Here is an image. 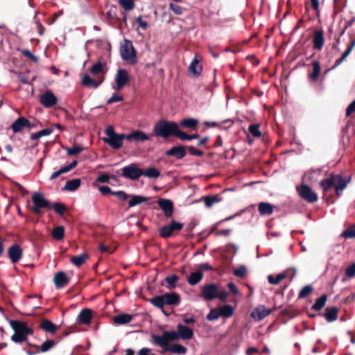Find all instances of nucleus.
<instances>
[{"label": "nucleus", "instance_id": "nucleus-29", "mask_svg": "<svg viewBox=\"0 0 355 355\" xmlns=\"http://www.w3.org/2000/svg\"><path fill=\"white\" fill-rule=\"evenodd\" d=\"M313 71L311 73H308L309 79L312 82H316L318 80L320 72L321 67L319 61L315 60L312 63Z\"/></svg>", "mask_w": 355, "mask_h": 355}, {"label": "nucleus", "instance_id": "nucleus-8", "mask_svg": "<svg viewBox=\"0 0 355 355\" xmlns=\"http://www.w3.org/2000/svg\"><path fill=\"white\" fill-rule=\"evenodd\" d=\"M31 200L33 206L31 207V210L35 214H40L42 209H51V205L41 192H35L32 196Z\"/></svg>", "mask_w": 355, "mask_h": 355}, {"label": "nucleus", "instance_id": "nucleus-7", "mask_svg": "<svg viewBox=\"0 0 355 355\" xmlns=\"http://www.w3.org/2000/svg\"><path fill=\"white\" fill-rule=\"evenodd\" d=\"M151 338L155 345L164 349L171 345L170 342L178 340L180 338V335L178 331H164L162 336L153 334L151 335Z\"/></svg>", "mask_w": 355, "mask_h": 355}, {"label": "nucleus", "instance_id": "nucleus-55", "mask_svg": "<svg viewBox=\"0 0 355 355\" xmlns=\"http://www.w3.org/2000/svg\"><path fill=\"white\" fill-rule=\"evenodd\" d=\"M103 71V64L101 62L95 63L90 69V73L96 76L102 73Z\"/></svg>", "mask_w": 355, "mask_h": 355}, {"label": "nucleus", "instance_id": "nucleus-44", "mask_svg": "<svg viewBox=\"0 0 355 355\" xmlns=\"http://www.w3.org/2000/svg\"><path fill=\"white\" fill-rule=\"evenodd\" d=\"M327 300V295L324 294L321 295L319 298L316 300L315 304L311 306V309L317 311H320L324 306Z\"/></svg>", "mask_w": 355, "mask_h": 355}, {"label": "nucleus", "instance_id": "nucleus-12", "mask_svg": "<svg viewBox=\"0 0 355 355\" xmlns=\"http://www.w3.org/2000/svg\"><path fill=\"white\" fill-rule=\"evenodd\" d=\"M122 175L132 180H138L142 175V169L136 167L135 164H130L123 167L122 169Z\"/></svg>", "mask_w": 355, "mask_h": 355}, {"label": "nucleus", "instance_id": "nucleus-50", "mask_svg": "<svg viewBox=\"0 0 355 355\" xmlns=\"http://www.w3.org/2000/svg\"><path fill=\"white\" fill-rule=\"evenodd\" d=\"M135 0H118V2L125 11H130L135 7Z\"/></svg>", "mask_w": 355, "mask_h": 355}, {"label": "nucleus", "instance_id": "nucleus-61", "mask_svg": "<svg viewBox=\"0 0 355 355\" xmlns=\"http://www.w3.org/2000/svg\"><path fill=\"white\" fill-rule=\"evenodd\" d=\"M342 236L344 238H346V239L355 238V228H354V227L347 228L342 233Z\"/></svg>", "mask_w": 355, "mask_h": 355}, {"label": "nucleus", "instance_id": "nucleus-54", "mask_svg": "<svg viewBox=\"0 0 355 355\" xmlns=\"http://www.w3.org/2000/svg\"><path fill=\"white\" fill-rule=\"evenodd\" d=\"M51 209H53L54 211L60 216H63L66 207L64 205L60 203V202H55L51 205Z\"/></svg>", "mask_w": 355, "mask_h": 355}, {"label": "nucleus", "instance_id": "nucleus-32", "mask_svg": "<svg viewBox=\"0 0 355 355\" xmlns=\"http://www.w3.org/2000/svg\"><path fill=\"white\" fill-rule=\"evenodd\" d=\"M202 70V67L199 64V60L197 58L196 55L195 58L191 61L188 71L190 73H192L195 76H198L200 75Z\"/></svg>", "mask_w": 355, "mask_h": 355}, {"label": "nucleus", "instance_id": "nucleus-4", "mask_svg": "<svg viewBox=\"0 0 355 355\" xmlns=\"http://www.w3.org/2000/svg\"><path fill=\"white\" fill-rule=\"evenodd\" d=\"M9 323L14 331L11 340L15 343L21 344L28 342V336L34 333L33 329L29 327L26 322L11 320Z\"/></svg>", "mask_w": 355, "mask_h": 355}, {"label": "nucleus", "instance_id": "nucleus-10", "mask_svg": "<svg viewBox=\"0 0 355 355\" xmlns=\"http://www.w3.org/2000/svg\"><path fill=\"white\" fill-rule=\"evenodd\" d=\"M120 53L123 60L130 61L131 63L136 62L137 52L130 40H124V43L120 47Z\"/></svg>", "mask_w": 355, "mask_h": 355}, {"label": "nucleus", "instance_id": "nucleus-26", "mask_svg": "<svg viewBox=\"0 0 355 355\" xmlns=\"http://www.w3.org/2000/svg\"><path fill=\"white\" fill-rule=\"evenodd\" d=\"M40 329L46 333L54 334L58 329V326L48 319H42L39 325Z\"/></svg>", "mask_w": 355, "mask_h": 355}, {"label": "nucleus", "instance_id": "nucleus-52", "mask_svg": "<svg viewBox=\"0 0 355 355\" xmlns=\"http://www.w3.org/2000/svg\"><path fill=\"white\" fill-rule=\"evenodd\" d=\"M313 291V287L311 285H306L304 286L299 293L298 298L304 299L310 295Z\"/></svg>", "mask_w": 355, "mask_h": 355}, {"label": "nucleus", "instance_id": "nucleus-42", "mask_svg": "<svg viewBox=\"0 0 355 355\" xmlns=\"http://www.w3.org/2000/svg\"><path fill=\"white\" fill-rule=\"evenodd\" d=\"M198 123V121L197 119L193 118H187L180 121V125L184 128L196 129Z\"/></svg>", "mask_w": 355, "mask_h": 355}, {"label": "nucleus", "instance_id": "nucleus-56", "mask_svg": "<svg viewBox=\"0 0 355 355\" xmlns=\"http://www.w3.org/2000/svg\"><path fill=\"white\" fill-rule=\"evenodd\" d=\"M200 137V135L198 134H193V135H188L182 130H180L178 139H181L182 141H186V140H192L194 139H198Z\"/></svg>", "mask_w": 355, "mask_h": 355}, {"label": "nucleus", "instance_id": "nucleus-23", "mask_svg": "<svg viewBox=\"0 0 355 355\" xmlns=\"http://www.w3.org/2000/svg\"><path fill=\"white\" fill-rule=\"evenodd\" d=\"M338 309L336 306L327 307L324 313H318L321 317H324L328 322H331L337 320Z\"/></svg>", "mask_w": 355, "mask_h": 355}, {"label": "nucleus", "instance_id": "nucleus-19", "mask_svg": "<svg viewBox=\"0 0 355 355\" xmlns=\"http://www.w3.org/2000/svg\"><path fill=\"white\" fill-rule=\"evenodd\" d=\"M53 282L57 288H62L69 284V279L67 277L64 272L60 271L55 274Z\"/></svg>", "mask_w": 355, "mask_h": 355}, {"label": "nucleus", "instance_id": "nucleus-49", "mask_svg": "<svg viewBox=\"0 0 355 355\" xmlns=\"http://www.w3.org/2000/svg\"><path fill=\"white\" fill-rule=\"evenodd\" d=\"M24 350L28 355H35L40 353L38 345L32 344L29 342H26V346L24 347Z\"/></svg>", "mask_w": 355, "mask_h": 355}, {"label": "nucleus", "instance_id": "nucleus-58", "mask_svg": "<svg viewBox=\"0 0 355 355\" xmlns=\"http://www.w3.org/2000/svg\"><path fill=\"white\" fill-rule=\"evenodd\" d=\"M220 316L219 310L217 309H212L207 315L208 320H216Z\"/></svg>", "mask_w": 355, "mask_h": 355}, {"label": "nucleus", "instance_id": "nucleus-20", "mask_svg": "<svg viewBox=\"0 0 355 355\" xmlns=\"http://www.w3.org/2000/svg\"><path fill=\"white\" fill-rule=\"evenodd\" d=\"M92 319V311L89 309H83L77 317V322L80 324H89Z\"/></svg>", "mask_w": 355, "mask_h": 355}, {"label": "nucleus", "instance_id": "nucleus-64", "mask_svg": "<svg viewBox=\"0 0 355 355\" xmlns=\"http://www.w3.org/2000/svg\"><path fill=\"white\" fill-rule=\"evenodd\" d=\"M135 21L139 24V27L143 30L146 31L148 27V24L146 21L142 19V17L140 15L135 19Z\"/></svg>", "mask_w": 355, "mask_h": 355}, {"label": "nucleus", "instance_id": "nucleus-18", "mask_svg": "<svg viewBox=\"0 0 355 355\" xmlns=\"http://www.w3.org/2000/svg\"><path fill=\"white\" fill-rule=\"evenodd\" d=\"M324 31L322 29L314 31L313 37V48L317 51H321L324 44Z\"/></svg>", "mask_w": 355, "mask_h": 355}, {"label": "nucleus", "instance_id": "nucleus-47", "mask_svg": "<svg viewBox=\"0 0 355 355\" xmlns=\"http://www.w3.org/2000/svg\"><path fill=\"white\" fill-rule=\"evenodd\" d=\"M287 276L288 275L284 272L279 273L275 277H274L272 275H270L268 276V280L270 284L277 285L279 284L282 282V280L287 277Z\"/></svg>", "mask_w": 355, "mask_h": 355}, {"label": "nucleus", "instance_id": "nucleus-28", "mask_svg": "<svg viewBox=\"0 0 355 355\" xmlns=\"http://www.w3.org/2000/svg\"><path fill=\"white\" fill-rule=\"evenodd\" d=\"M103 81V78L101 80L97 81L94 78H92L88 74H85L82 78V84L83 86L88 88H97Z\"/></svg>", "mask_w": 355, "mask_h": 355}, {"label": "nucleus", "instance_id": "nucleus-3", "mask_svg": "<svg viewBox=\"0 0 355 355\" xmlns=\"http://www.w3.org/2000/svg\"><path fill=\"white\" fill-rule=\"evenodd\" d=\"M180 301L181 298L180 295L175 292L156 295L148 300V302L155 307L161 309L166 316H168L171 313H168L164 309V306H176L180 304Z\"/></svg>", "mask_w": 355, "mask_h": 355}, {"label": "nucleus", "instance_id": "nucleus-30", "mask_svg": "<svg viewBox=\"0 0 355 355\" xmlns=\"http://www.w3.org/2000/svg\"><path fill=\"white\" fill-rule=\"evenodd\" d=\"M274 207L269 202H261L258 205V211L261 216H268L273 213Z\"/></svg>", "mask_w": 355, "mask_h": 355}, {"label": "nucleus", "instance_id": "nucleus-14", "mask_svg": "<svg viewBox=\"0 0 355 355\" xmlns=\"http://www.w3.org/2000/svg\"><path fill=\"white\" fill-rule=\"evenodd\" d=\"M8 255L12 263L19 261L23 255L21 248L18 244H13L8 249Z\"/></svg>", "mask_w": 355, "mask_h": 355}, {"label": "nucleus", "instance_id": "nucleus-40", "mask_svg": "<svg viewBox=\"0 0 355 355\" xmlns=\"http://www.w3.org/2000/svg\"><path fill=\"white\" fill-rule=\"evenodd\" d=\"M202 199L207 207H211L215 203L219 202L222 200V198L218 195L206 196L202 197Z\"/></svg>", "mask_w": 355, "mask_h": 355}, {"label": "nucleus", "instance_id": "nucleus-25", "mask_svg": "<svg viewBox=\"0 0 355 355\" xmlns=\"http://www.w3.org/2000/svg\"><path fill=\"white\" fill-rule=\"evenodd\" d=\"M177 330L180 335V338L182 340H190L193 337V329L182 324H178Z\"/></svg>", "mask_w": 355, "mask_h": 355}, {"label": "nucleus", "instance_id": "nucleus-51", "mask_svg": "<svg viewBox=\"0 0 355 355\" xmlns=\"http://www.w3.org/2000/svg\"><path fill=\"white\" fill-rule=\"evenodd\" d=\"M52 236L55 240L60 241L64 238V228L63 226H58L52 231Z\"/></svg>", "mask_w": 355, "mask_h": 355}, {"label": "nucleus", "instance_id": "nucleus-17", "mask_svg": "<svg viewBox=\"0 0 355 355\" xmlns=\"http://www.w3.org/2000/svg\"><path fill=\"white\" fill-rule=\"evenodd\" d=\"M57 102V97L50 91L45 92L40 96V103L46 108L54 106Z\"/></svg>", "mask_w": 355, "mask_h": 355}, {"label": "nucleus", "instance_id": "nucleus-38", "mask_svg": "<svg viewBox=\"0 0 355 355\" xmlns=\"http://www.w3.org/2000/svg\"><path fill=\"white\" fill-rule=\"evenodd\" d=\"M89 255L87 253H83L78 256H73L71 257V262L76 266L80 267L88 259Z\"/></svg>", "mask_w": 355, "mask_h": 355}, {"label": "nucleus", "instance_id": "nucleus-9", "mask_svg": "<svg viewBox=\"0 0 355 355\" xmlns=\"http://www.w3.org/2000/svg\"><path fill=\"white\" fill-rule=\"evenodd\" d=\"M184 227V224L174 220L159 229V234L163 239H168L176 234Z\"/></svg>", "mask_w": 355, "mask_h": 355}, {"label": "nucleus", "instance_id": "nucleus-53", "mask_svg": "<svg viewBox=\"0 0 355 355\" xmlns=\"http://www.w3.org/2000/svg\"><path fill=\"white\" fill-rule=\"evenodd\" d=\"M259 128V124L254 123L249 125L248 130L254 137L259 138L261 137V132Z\"/></svg>", "mask_w": 355, "mask_h": 355}, {"label": "nucleus", "instance_id": "nucleus-5", "mask_svg": "<svg viewBox=\"0 0 355 355\" xmlns=\"http://www.w3.org/2000/svg\"><path fill=\"white\" fill-rule=\"evenodd\" d=\"M200 295L205 301L218 299L221 302H226L228 293L225 288H221L219 284L211 283L202 286Z\"/></svg>", "mask_w": 355, "mask_h": 355}, {"label": "nucleus", "instance_id": "nucleus-27", "mask_svg": "<svg viewBox=\"0 0 355 355\" xmlns=\"http://www.w3.org/2000/svg\"><path fill=\"white\" fill-rule=\"evenodd\" d=\"M166 352H170L173 354H185L187 352V349L180 344L175 343L162 349L161 353L164 354Z\"/></svg>", "mask_w": 355, "mask_h": 355}, {"label": "nucleus", "instance_id": "nucleus-57", "mask_svg": "<svg viewBox=\"0 0 355 355\" xmlns=\"http://www.w3.org/2000/svg\"><path fill=\"white\" fill-rule=\"evenodd\" d=\"M186 146V150H187L189 151V153H190V155H191L202 157L205 154L202 150L196 149L193 146Z\"/></svg>", "mask_w": 355, "mask_h": 355}, {"label": "nucleus", "instance_id": "nucleus-46", "mask_svg": "<svg viewBox=\"0 0 355 355\" xmlns=\"http://www.w3.org/2000/svg\"><path fill=\"white\" fill-rule=\"evenodd\" d=\"M180 277L176 275H171L165 278V282L168 284L167 288L169 289H173L176 288L177 283L179 281Z\"/></svg>", "mask_w": 355, "mask_h": 355}, {"label": "nucleus", "instance_id": "nucleus-11", "mask_svg": "<svg viewBox=\"0 0 355 355\" xmlns=\"http://www.w3.org/2000/svg\"><path fill=\"white\" fill-rule=\"evenodd\" d=\"M297 189L300 196L307 202L313 203L318 199L317 193L306 184H302Z\"/></svg>", "mask_w": 355, "mask_h": 355}, {"label": "nucleus", "instance_id": "nucleus-34", "mask_svg": "<svg viewBox=\"0 0 355 355\" xmlns=\"http://www.w3.org/2000/svg\"><path fill=\"white\" fill-rule=\"evenodd\" d=\"M355 46V39L352 41L350 44L347 46V49L344 52V53L342 55V56L336 60L335 64L332 69H334L339 66L345 59L346 58L352 53V50L354 49Z\"/></svg>", "mask_w": 355, "mask_h": 355}, {"label": "nucleus", "instance_id": "nucleus-13", "mask_svg": "<svg viewBox=\"0 0 355 355\" xmlns=\"http://www.w3.org/2000/svg\"><path fill=\"white\" fill-rule=\"evenodd\" d=\"M129 80L130 78L127 71L125 69H119L115 77L116 87L114 89L117 90L121 89Z\"/></svg>", "mask_w": 355, "mask_h": 355}, {"label": "nucleus", "instance_id": "nucleus-16", "mask_svg": "<svg viewBox=\"0 0 355 355\" xmlns=\"http://www.w3.org/2000/svg\"><path fill=\"white\" fill-rule=\"evenodd\" d=\"M165 155L168 157H173L177 159H181L187 155L186 146L182 145L173 146L166 151Z\"/></svg>", "mask_w": 355, "mask_h": 355}, {"label": "nucleus", "instance_id": "nucleus-15", "mask_svg": "<svg viewBox=\"0 0 355 355\" xmlns=\"http://www.w3.org/2000/svg\"><path fill=\"white\" fill-rule=\"evenodd\" d=\"M157 204L159 207L163 210L166 218H170L173 216L174 206L173 202L171 200L160 198L157 200Z\"/></svg>", "mask_w": 355, "mask_h": 355}, {"label": "nucleus", "instance_id": "nucleus-35", "mask_svg": "<svg viewBox=\"0 0 355 355\" xmlns=\"http://www.w3.org/2000/svg\"><path fill=\"white\" fill-rule=\"evenodd\" d=\"M355 46V39L352 41L350 44L347 46V49L344 52V53L342 55V56L336 60L335 64L332 69H334L339 66L345 59L346 58L352 53V50L354 49Z\"/></svg>", "mask_w": 355, "mask_h": 355}, {"label": "nucleus", "instance_id": "nucleus-2", "mask_svg": "<svg viewBox=\"0 0 355 355\" xmlns=\"http://www.w3.org/2000/svg\"><path fill=\"white\" fill-rule=\"evenodd\" d=\"M153 131L155 136L166 140L171 137L178 138L180 130L176 122L161 119L154 125Z\"/></svg>", "mask_w": 355, "mask_h": 355}, {"label": "nucleus", "instance_id": "nucleus-39", "mask_svg": "<svg viewBox=\"0 0 355 355\" xmlns=\"http://www.w3.org/2000/svg\"><path fill=\"white\" fill-rule=\"evenodd\" d=\"M142 175L148 178H157L161 175L160 171L155 167H148L145 170H142Z\"/></svg>", "mask_w": 355, "mask_h": 355}, {"label": "nucleus", "instance_id": "nucleus-31", "mask_svg": "<svg viewBox=\"0 0 355 355\" xmlns=\"http://www.w3.org/2000/svg\"><path fill=\"white\" fill-rule=\"evenodd\" d=\"M204 277L203 272L201 270H196L190 274L187 277V282L191 286H195L199 283Z\"/></svg>", "mask_w": 355, "mask_h": 355}, {"label": "nucleus", "instance_id": "nucleus-36", "mask_svg": "<svg viewBox=\"0 0 355 355\" xmlns=\"http://www.w3.org/2000/svg\"><path fill=\"white\" fill-rule=\"evenodd\" d=\"M355 46V39L352 41L350 44L347 46V49L344 52V53L342 55V56L336 60L335 64L332 69H334L339 66L345 59L346 58L352 53V50L354 49Z\"/></svg>", "mask_w": 355, "mask_h": 355}, {"label": "nucleus", "instance_id": "nucleus-59", "mask_svg": "<svg viewBox=\"0 0 355 355\" xmlns=\"http://www.w3.org/2000/svg\"><path fill=\"white\" fill-rule=\"evenodd\" d=\"M66 150L68 155L73 156L81 153L83 148L80 146H75L73 148H67Z\"/></svg>", "mask_w": 355, "mask_h": 355}, {"label": "nucleus", "instance_id": "nucleus-33", "mask_svg": "<svg viewBox=\"0 0 355 355\" xmlns=\"http://www.w3.org/2000/svg\"><path fill=\"white\" fill-rule=\"evenodd\" d=\"M133 315L128 313H121L114 317V322L116 324H126L132 321Z\"/></svg>", "mask_w": 355, "mask_h": 355}, {"label": "nucleus", "instance_id": "nucleus-24", "mask_svg": "<svg viewBox=\"0 0 355 355\" xmlns=\"http://www.w3.org/2000/svg\"><path fill=\"white\" fill-rule=\"evenodd\" d=\"M126 139L136 142H143L149 139V137L142 131L134 130L128 135H126Z\"/></svg>", "mask_w": 355, "mask_h": 355}, {"label": "nucleus", "instance_id": "nucleus-21", "mask_svg": "<svg viewBox=\"0 0 355 355\" xmlns=\"http://www.w3.org/2000/svg\"><path fill=\"white\" fill-rule=\"evenodd\" d=\"M31 126V122L26 118L21 116L15 120L11 125L15 133L21 132L24 128Z\"/></svg>", "mask_w": 355, "mask_h": 355}, {"label": "nucleus", "instance_id": "nucleus-22", "mask_svg": "<svg viewBox=\"0 0 355 355\" xmlns=\"http://www.w3.org/2000/svg\"><path fill=\"white\" fill-rule=\"evenodd\" d=\"M272 311V309H266L264 306H259L253 310L251 316L256 320H261L268 316Z\"/></svg>", "mask_w": 355, "mask_h": 355}, {"label": "nucleus", "instance_id": "nucleus-43", "mask_svg": "<svg viewBox=\"0 0 355 355\" xmlns=\"http://www.w3.org/2000/svg\"><path fill=\"white\" fill-rule=\"evenodd\" d=\"M218 310L220 316L226 318L231 317L234 313L233 307L229 304H225L220 306Z\"/></svg>", "mask_w": 355, "mask_h": 355}, {"label": "nucleus", "instance_id": "nucleus-63", "mask_svg": "<svg viewBox=\"0 0 355 355\" xmlns=\"http://www.w3.org/2000/svg\"><path fill=\"white\" fill-rule=\"evenodd\" d=\"M234 275L239 277H244L246 275V268L245 266H241L234 271Z\"/></svg>", "mask_w": 355, "mask_h": 355}, {"label": "nucleus", "instance_id": "nucleus-60", "mask_svg": "<svg viewBox=\"0 0 355 355\" xmlns=\"http://www.w3.org/2000/svg\"><path fill=\"white\" fill-rule=\"evenodd\" d=\"M345 276L347 278H353L355 277V263H352L346 268Z\"/></svg>", "mask_w": 355, "mask_h": 355}, {"label": "nucleus", "instance_id": "nucleus-62", "mask_svg": "<svg viewBox=\"0 0 355 355\" xmlns=\"http://www.w3.org/2000/svg\"><path fill=\"white\" fill-rule=\"evenodd\" d=\"M170 9L174 12V14L180 15L183 12V8L176 3H171L169 4Z\"/></svg>", "mask_w": 355, "mask_h": 355}, {"label": "nucleus", "instance_id": "nucleus-37", "mask_svg": "<svg viewBox=\"0 0 355 355\" xmlns=\"http://www.w3.org/2000/svg\"><path fill=\"white\" fill-rule=\"evenodd\" d=\"M81 184V180L79 178L73 179L71 180H68L63 189L64 191H74L77 190Z\"/></svg>", "mask_w": 355, "mask_h": 355}, {"label": "nucleus", "instance_id": "nucleus-41", "mask_svg": "<svg viewBox=\"0 0 355 355\" xmlns=\"http://www.w3.org/2000/svg\"><path fill=\"white\" fill-rule=\"evenodd\" d=\"M130 197L131 198L128 202L130 207H135V206L138 205L142 202H146L149 199L147 197L137 196V195L130 196Z\"/></svg>", "mask_w": 355, "mask_h": 355}, {"label": "nucleus", "instance_id": "nucleus-45", "mask_svg": "<svg viewBox=\"0 0 355 355\" xmlns=\"http://www.w3.org/2000/svg\"><path fill=\"white\" fill-rule=\"evenodd\" d=\"M56 345V342L53 340L48 339L41 345H38L40 353L46 352L52 349Z\"/></svg>", "mask_w": 355, "mask_h": 355}, {"label": "nucleus", "instance_id": "nucleus-6", "mask_svg": "<svg viewBox=\"0 0 355 355\" xmlns=\"http://www.w3.org/2000/svg\"><path fill=\"white\" fill-rule=\"evenodd\" d=\"M105 133L107 137L103 138V141L111 148L118 150L123 146V140L126 139L125 134L116 133L114 128L111 125L105 128Z\"/></svg>", "mask_w": 355, "mask_h": 355}, {"label": "nucleus", "instance_id": "nucleus-48", "mask_svg": "<svg viewBox=\"0 0 355 355\" xmlns=\"http://www.w3.org/2000/svg\"><path fill=\"white\" fill-rule=\"evenodd\" d=\"M53 128H46L43 129L39 132L32 133L31 135V140H36L43 136H47L53 133Z\"/></svg>", "mask_w": 355, "mask_h": 355}, {"label": "nucleus", "instance_id": "nucleus-1", "mask_svg": "<svg viewBox=\"0 0 355 355\" xmlns=\"http://www.w3.org/2000/svg\"><path fill=\"white\" fill-rule=\"evenodd\" d=\"M351 182V177H343L341 174L330 173L328 178L322 180L320 186L324 194L334 188L338 197L341 196L342 191L347 187Z\"/></svg>", "mask_w": 355, "mask_h": 355}]
</instances>
